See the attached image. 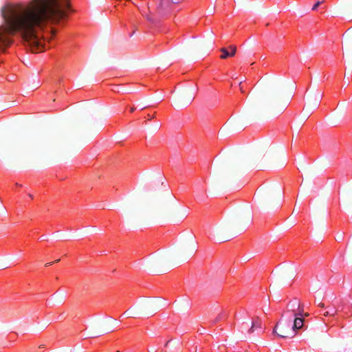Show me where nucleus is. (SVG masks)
I'll return each instance as SVG.
<instances>
[{"mask_svg": "<svg viewBox=\"0 0 352 352\" xmlns=\"http://www.w3.org/2000/svg\"><path fill=\"white\" fill-rule=\"evenodd\" d=\"M286 313L291 314V316H300L301 318L309 316L308 313L304 312V305L296 298L289 302Z\"/></svg>", "mask_w": 352, "mask_h": 352, "instance_id": "5", "label": "nucleus"}, {"mask_svg": "<svg viewBox=\"0 0 352 352\" xmlns=\"http://www.w3.org/2000/svg\"><path fill=\"white\" fill-rule=\"evenodd\" d=\"M228 49L230 50V56H234L236 52V47L235 45H230Z\"/></svg>", "mask_w": 352, "mask_h": 352, "instance_id": "12", "label": "nucleus"}, {"mask_svg": "<svg viewBox=\"0 0 352 352\" xmlns=\"http://www.w3.org/2000/svg\"><path fill=\"white\" fill-rule=\"evenodd\" d=\"M322 3V1H318L312 7V10H316L318 8Z\"/></svg>", "mask_w": 352, "mask_h": 352, "instance_id": "13", "label": "nucleus"}, {"mask_svg": "<svg viewBox=\"0 0 352 352\" xmlns=\"http://www.w3.org/2000/svg\"><path fill=\"white\" fill-rule=\"evenodd\" d=\"M291 322V318L288 321L280 320L274 327L273 333L283 338L294 337L295 333L294 329H292Z\"/></svg>", "mask_w": 352, "mask_h": 352, "instance_id": "3", "label": "nucleus"}, {"mask_svg": "<svg viewBox=\"0 0 352 352\" xmlns=\"http://www.w3.org/2000/svg\"><path fill=\"white\" fill-rule=\"evenodd\" d=\"M151 308H152L153 309H156L158 308V307L155 304H153V305H151Z\"/></svg>", "mask_w": 352, "mask_h": 352, "instance_id": "18", "label": "nucleus"}, {"mask_svg": "<svg viewBox=\"0 0 352 352\" xmlns=\"http://www.w3.org/2000/svg\"><path fill=\"white\" fill-rule=\"evenodd\" d=\"M318 306H320V307H324V305L322 303V302H320L318 304Z\"/></svg>", "mask_w": 352, "mask_h": 352, "instance_id": "20", "label": "nucleus"}, {"mask_svg": "<svg viewBox=\"0 0 352 352\" xmlns=\"http://www.w3.org/2000/svg\"><path fill=\"white\" fill-rule=\"evenodd\" d=\"M344 47L346 55L352 58V27L344 34Z\"/></svg>", "mask_w": 352, "mask_h": 352, "instance_id": "6", "label": "nucleus"}, {"mask_svg": "<svg viewBox=\"0 0 352 352\" xmlns=\"http://www.w3.org/2000/svg\"><path fill=\"white\" fill-rule=\"evenodd\" d=\"M241 84H242V82H239L240 90H241V91L242 93H243V92H244V90H243V87H242Z\"/></svg>", "mask_w": 352, "mask_h": 352, "instance_id": "17", "label": "nucleus"}, {"mask_svg": "<svg viewBox=\"0 0 352 352\" xmlns=\"http://www.w3.org/2000/svg\"><path fill=\"white\" fill-rule=\"evenodd\" d=\"M73 12L69 0H31L1 9L3 22H64Z\"/></svg>", "mask_w": 352, "mask_h": 352, "instance_id": "1", "label": "nucleus"}, {"mask_svg": "<svg viewBox=\"0 0 352 352\" xmlns=\"http://www.w3.org/2000/svg\"><path fill=\"white\" fill-rule=\"evenodd\" d=\"M287 276L288 278H292L295 276V273L294 271H290L287 273Z\"/></svg>", "mask_w": 352, "mask_h": 352, "instance_id": "14", "label": "nucleus"}, {"mask_svg": "<svg viewBox=\"0 0 352 352\" xmlns=\"http://www.w3.org/2000/svg\"><path fill=\"white\" fill-rule=\"evenodd\" d=\"M196 243L195 241H193L188 245V247L185 248V251L188 252V254H192L196 251Z\"/></svg>", "mask_w": 352, "mask_h": 352, "instance_id": "9", "label": "nucleus"}, {"mask_svg": "<svg viewBox=\"0 0 352 352\" xmlns=\"http://www.w3.org/2000/svg\"><path fill=\"white\" fill-rule=\"evenodd\" d=\"M59 261H60V259H57V260H56L55 262L57 263V262H59Z\"/></svg>", "mask_w": 352, "mask_h": 352, "instance_id": "26", "label": "nucleus"}, {"mask_svg": "<svg viewBox=\"0 0 352 352\" xmlns=\"http://www.w3.org/2000/svg\"><path fill=\"white\" fill-rule=\"evenodd\" d=\"M135 111V107H131L130 109L131 112H133Z\"/></svg>", "mask_w": 352, "mask_h": 352, "instance_id": "21", "label": "nucleus"}, {"mask_svg": "<svg viewBox=\"0 0 352 352\" xmlns=\"http://www.w3.org/2000/svg\"><path fill=\"white\" fill-rule=\"evenodd\" d=\"M51 264H52V263H46V265H46V266H48V265H50Z\"/></svg>", "mask_w": 352, "mask_h": 352, "instance_id": "23", "label": "nucleus"}, {"mask_svg": "<svg viewBox=\"0 0 352 352\" xmlns=\"http://www.w3.org/2000/svg\"><path fill=\"white\" fill-rule=\"evenodd\" d=\"M269 195V192H265V195Z\"/></svg>", "mask_w": 352, "mask_h": 352, "instance_id": "25", "label": "nucleus"}, {"mask_svg": "<svg viewBox=\"0 0 352 352\" xmlns=\"http://www.w3.org/2000/svg\"><path fill=\"white\" fill-rule=\"evenodd\" d=\"M227 317V314L222 311L221 313H219L217 316L215 318V319L213 320L212 323L215 324L219 322V321L225 319Z\"/></svg>", "mask_w": 352, "mask_h": 352, "instance_id": "10", "label": "nucleus"}, {"mask_svg": "<svg viewBox=\"0 0 352 352\" xmlns=\"http://www.w3.org/2000/svg\"><path fill=\"white\" fill-rule=\"evenodd\" d=\"M16 34L32 52L40 53L45 50L44 41L51 39L56 30L47 23H3L0 25V48L9 46L12 36Z\"/></svg>", "mask_w": 352, "mask_h": 352, "instance_id": "2", "label": "nucleus"}, {"mask_svg": "<svg viewBox=\"0 0 352 352\" xmlns=\"http://www.w3.org/2000/svg\"><path fill=\"white\" fill-rule=\"evenodd\" d=\"M288 101L281 102L275 93H273L267 102L268 109L274 114L282 113L286 109Z\"/></svg>", "mask_w": 352, "mask_h": 352, "instance_id": "4", "label": "nucleus"}, {"mask_svg": "<svg viewBox=\"0 0 352 352\" xmlns=\"http://www.w3.org/2000/svg\"><path fill=\"white\" fill-rule=\"evenodd\" d=\"M289 315H291V314H289ZM290 316L289 318L292 319V316ZM294 323H293V325L292 326V329H294L295 335H296V331L298 329H300L303 327L305 320L303 319V318H301L300 316H294Z\"/></svg>", "mask_w": 352, "mask_h": 352, "instance_id": "7", "label": "nucleus"}, {"mask_svg": "<svg viewBox=\"0 0 352 352\" xmlns=\"http://www.w3.org/2000/svg\"><path fill=\"white\" fill-rule=\"evenodd\" d=\"M148 117H149V119H152V118H154V116H149V115H148Z\"/></svg>", "mask_w": 352, "mask_h": 352, "instance_id": "22", "label": "nucleus"}, {"mask_svg": "<svg viewBox=\"0 0 352 352\" xmlns=\"http://www.w3.org/2000/svg\"><path fill=\"white\" fill-rule=\"evenodd\" d=\"M337 310L334 311V313H330L329 311H326L324 314V316H334L336 313H337Z\"/></svg>", "mask_w": 352, "mask_h": 352, "instance_id": "16", "label": "nucleus"}, {"mask_svg": "<svg viewBox=\"0 0 352 352\" xmlns=\"http://www.w3.org/2000/svg\"><path fill=\"white\" fill-rule=\"evenodd\" d=\"M219 241H228L230 240V237H223L219 235Z\"/></svg>", "mask_w": 352, "mask_h": 352, "instance_id": "15", "label": "nucleus"}, {"mask_svg": "<svg viewBox=\"0 0 352 352\" xmlns=\"http://www.w3.org/2000/svg\"><path fill=\"white\" fill-rule=\"evenodd\" d=\"M220 51L222 52L220 58L222 59H226L230 56V52H228L227 48L223 47L220 49Z\"/></svg>", "mask_w": 352, "mask_h": 352, "instance_id": "11", "label": "nucleus"}, {"mask_svg": "<svg viewBox=\"0 0 352 352\" xmlns=\"http://www.w3.org/2000/svg\"><path fill=\"white\" fill-rule=\"evenodd\" d=\"M261 329V320L258 317H256L252 321V326L248 329V332L250 334H252L254 332L255 329Z\"/></svg>", "mask_w": 352, "mask_h": 352, "instance_id": "8", "label": "nucleus"}, {"mask_svg": "<svg viewBox=\"0 0 352 352\" xmlns=\"http://www.w3.org/2000/svg\"><path fill=\"white\" fill-rule=\"evenodd\" d=\"M157 186H161V187H163L164 186V182H162L161 183L160 182H158V184H157Z\"/></svg>", "mask_w": 352, "mask_h": 352, "instance_id": "19", "label": "nucleus"}, {"mask_svg": "<svg viewBox=\"0 0 352 352\" xmlns=\"http://www.w3.org/2000/svg\"><path fill=\"white\" fill-rule=\"evenodd\" d=\"M28 195H29V197H30V198H32V199L33 198V196H32L31 194H29Z\"/></svg>", "mask_w": 352, "mask_h": 352, "instance_id": "24", "label": "nucleus"}]
</instances>
